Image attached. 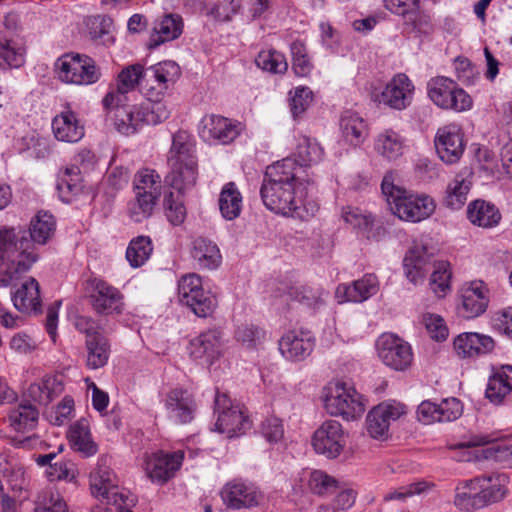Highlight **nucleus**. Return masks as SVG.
<instances>
[{
  "mask_svg": "<svg viewBox=\"0 0 512 512\" xmlns=\"http://www.w3.org/2000/svg\"><path fill=\"white\" fill-rule=\"evenodd\" d=\"M55 220L47 212L32 218L29 229L0 230V287L15 285L37 261L35 244H45L54 234Z\"/></svg>",
  "mask_w": 512,
  "mask_h": 512,
  "instance_id": "nucleus-1",
  "label": "nucleus"
},
{
  "mask_svg": "<svg viewBox=\"0 0 512 512\" xmlns=\"http://www.w3.org/2000/svg\"><path fill=\"white\" fill-rule=\"evenodd\" d=\"M263 204L285 216L302 217L307 187L297 177L296 161L285 158L268 166L260 189Z\"/></svg>",
  "mask_w": 512,
  "mask_h": 512,
  "instance_id": "nucleus-2",
  "label": "nucleus"
},
{
  "mask_svg": "<svg viewBox=\"0 0 512 512\" xmlns=\"http://www.w3.org/2000/svg\"><path fill=\"white\" fill-rule=\"evenodd\" d=\"M382 194L390 211L407 222H420L432 215L436 204L426 194H413L395 184V174L389 171L381 183Z\"/></svg>",
  "mask_w": 512,
  "mask_h": 512,
  "instance_id": "nucleus-3",
  "label": "nucleus"
},
{
  "mask_svg": "<svg viewBox=\"0 0 512 512\" xmlns=\"http://www.w3.org/2000/svg\"><path fill=\"white\" fill-rule=\"evenodd\" d=\"M115 110V128L123 135L136 133L143 125H157L165 121L170 110L161 99L147 98L139 106H129L124 102L118 107L106 110Z\"/></svg>",
  "mask_w": 512,
  "mask_h": 512,
  "instance_id": "nucleus-4",
  "label": "nucleus"
},
{
  "mask_svg": "<svg viewBox=\"0 0 512 512\" xmlns=\"http://www.w3.org/2000/svg\"><path fill=\"white\" fill-rule=\"evenodd\" d=\"M324 404L329 414L341 416L346 420H354L365 411L361 395L355 388L342 382L330 383L327 386Z\"/></svg>",
  "mask_w": 512,
  "mask_h": 512,
  "instance_id": "nucleus-5",
  "label": "nucleus"
},
{
  "mask_svg": "<svg viewBox=\"0 0 512 512\" xmlns=\"http://www.w3.org/2000/svg\"><path fill=\"white\" fill-rule=\"evenodd\" d=\"M178 296L198 317H208L217 306L215 296L203 288L201 277L195 273L181 277L178 282Z\"/></svg>",
  "mask_w": 512,
  "mask_h": 512,
  "instance_id": "nucleus-6",
  "label": "nucleus"
},
{
  "mask_svg": "<svg viewBox=\"0 0 512 512\" xmlns=\"http://www.w3.org/2000/svg\"><path fill=\"white\" fill-rule=\"evenodd\" d=\"M58 77L72 84H93L100 78V71L95 61L86 55L67 53L55 62Z\"/></svg>",
  "mask_w": 512,
  "mask_h": 512,
  "instance_id": "nucleus-7",
  "label": "nucleus"
},
{
  "mask_svg": "<svg viewBox=\"0 0 512 512\" xmlns=\"http://www.w3.org/2000/svg\"><path fill=\"white\" fill-rule=\"evenodd\" d=\"M427 90L431 101L442 109L461 112L472 106L469 94L448 77L437 76L430 79L427 83Z\"/></svg>",
  "mask_w": 512,
  "mask_h": 512,
  "instance_id": "nucleus-8",
  "label": "nucleus"
},
{
  "mask_svg": "<svg viewBox=\"0 0 512 512\" xmlns=\"http://www.w3.org/2000/svg\"><path fill=\"white\" fill-rule=\"evenodd\" d=\"M381 361L395 371L407 370L413 362L411 345L394 334H383L377 340Z\"/></svg>",
  "mask_w": 512,
  "mask_h": 512,
  "instance_id": "nucleus-9",
  "label": "nucleus"
},
{
  "mask_svg": "<svg viewBox=\"0 0 512 512\" xmlns=\"http://www.w3.org/2000/svg\"><path fill=\"white\" fill-rule=\"evenodd\" d=\"M312 445L316 453L328 459L337 458L346 446V436L340 422L324 421L314 432Z\"/></svg>",
  "mask_w": 512,
  "mask_h": 512,
  "instance_id": "nucleus-10",
  "label": "nucleus"
},
{
  "mask_svg": "<svg viewBox=\"0 0 512 512\" xmlns=\"http://www.w3.org/2000/svg\"><path fill=\"white\" fill-rule=\"evenodd\" d=\"M405 414V406L399 402H383L375 406L366 417V429L374 439H386L392 421Z\"/></svg>",
  "mask_w": 512,
  "mask_h": 512,
  "instance_id": "nucleus-11",
  "label": "nucleus"
},
{
  "mask_svg": "<svg viewBox=\"0 0 512 512\" xmlns=\"http://www.w3.org/2000/svg\"><path fill=\"white\" fill-rule=\"evenodd\" d=\"M181 74L179 65L174 61H163L145 69L144 81L147 98L160 99L170 84H174Z\"/></svg>",
  "mask_w": 512,
  "mask_h": 512,
  "instance_id": "nucleus-12",
  "label": "nucleus"
},
{
  "mask_svg": "<svg viewBox=\"0 0 512 512\" xmlns=\"http://www.w3.org/2000/svg\"><path fill=\"white\" fill-rule=\"evenodd\" d=\"M188 349L191 357L212 365L223 355V334L216 328L203 331L190 340Z\"/></svg>",
  "mask_w": 512,
  "mask_h": 512,
  "instance_id": "nucleus-13",
  "label": "nucleus"
},
{
  "mask_svg": "<svg viewBox=\"0 0 512 512\" xmlns=\"http://www.w3.org/2000/svg\"><path fill=\"white\" fill-rule=\"evenodd\" d=\"M145 70L141 64L126 67L118 76L117 87L110 90L102 100L105 110L118 107L128 101V93L133 91L140 80L144 81Z\"/></svg>",
  "mask_w": 512,
  "mask_h": 512,
  "instance_id": "nucleus-14",
  "label": "nucleus"
},
{
  "mask_svg": "<svg viewBox=\"0 0 512 512\" xmlns=\"http://www.w3.org/2000/svg\"><path fill=\"white\" fill-rule=\"evenodd\" d=\"M92 495L107 504L120 505L125 502L124 495L119 492L115 474L104 465H99L90 474Z\"/></svg>",
  "mask_w": 512,
  "mask_h": 512,
  "instance_id": "nucleus-15",
  "label": "nucleus"
},
{
  "mask_svg": "<svg viewBox=\"0 0 512 512\" xmlns=\"http://www.w3.org/2000/svg\"><path fill=\"white\" fill-rule=\"evenodd\" d=\"M463 413V406L457 398H448L437 404L423 401L417 409L419 421L424 424L433 422H451L458 419Z\"/></svg>",
  "mask_w": 512,
  "mask_h": 512,
  "instance_id": "nucleus-16",
  "label": "nucleus"
},
{
  "mask_svg": "<svg viewBox=\"0 0 512 512\" xmlns=\"http://www.w3.org/2000/svg\"><path fill=\"white\" fill-rule=\"evenodd\" d=\"M164 405L168 417L178 424H187L194 418L196 403L191 393L185 389L170 390L165 398Z\"/></svg>",
  "mask_w": 512,
  "mask_h": 512,
  "instance_id": "nucleus-17",
  "label": "nucleus"
},
{
  "mask_svg": "<svg viewBox=\"0 0 512 512\" xmlns=\"http://www.w3.org/2000/svg\"><path fill=\"white\" fill-rule=\"evenodd\" d=\"M91 285L90 300L97 313L106 315L121 313L123 296L117 288L100 279H94Z\"/></svg>",
  "mask_w": 512,
  "mask_h": 512,
  "instance_id": "nucleus-18",
  "label": "nucleus"
},
{
  "mask_svg": "<svg viewBox=\"0 0 512 512\" xmlns=\"http://www.w3.org/2000/svg\"><path fill=\"white\" fill-rule=\"evenodd\" d=\"M434 143L439 158L450 165L460 160L465 149L463 136L456 127L439 129Z\"/></svg>",
  "mask_w": 512,
  "mask_h": 512,
  "instance_id": "nucleus-19",
  "label": "nucleus"
},
{
  "mask_svg": "<svg viewBox=\"0 0 512 512\" xmlns=\"http://www.w3.org/2000/svg\"><path fill=\"white\" fill-rule=\"evenodd\" d=\"M414 86L405 74L396 75L378 96V102L392 109H405L412 100Z\"/></svg>",
  "mask_w": 512,
  "mask_h": 512,
  "instance_id": "nucleus-20",
  "label": "nucleus"
},
{
  "mask_svg": "<svg viewBox=\"0 0 512 512\" xmlns=\"http://www.w3.org/2000/svg\"><path fill=\"white\" fill-rule=\"evenodd\" d=\"M507 476L505 474L483 475L472 479L474 490L479 493L477 506H488L502 500L507 490L505 488Z\"/></svg>",
  "mask_w": 512,
  "mask_h": 512,
  "instance_id": "nucleus-21",
  "label": "nucleus"
},
{
  "mask_svg": "<svg viewBox=\"0 0 512 512\" xmlns=\"http://www.w3.org/2000/svg\"><path fill=\"white\" fill-rule=\"evenodd\" d=\"M314 338L309 331H289L279 341V350L287 359L299 361L310 355Z\"/></svg>",
  "mask_w": 512,
  "mask_h": 512,
  "instance_id": "nucleus-22",
  "label": "nucleus"
},
{
  "mask_svg": "<svg viewBox=\"0 0 512 512\" xmlns=\"http://www.w3.org/2000/svg\"><path fill=\"white\" fill-rule=\"evenodd\" d=\"M182 460V452H175L173 454L155 453L146 462V473L152 481L165 483L180 468Z\"/></svg>",
  "mask_w": 512,
  "mask_h": 512,
  "instance_id": "nucleus-23",
  "label": "nucleus"
},
{
  "mask_svg": "<svg viewBox=\"0 0 512 512\" xmlns=\"http://www.w3.org/2000/svg\"><path fill=\"white\" fill-rule=\"evenodd\" d=\"M489 289L483 281H473L461 290L463 315L475 318L484 313L489 303Z\"/></svg>",
  "mask_w": 512,
  "mask_h": 512,
  "instance_id": "nucleus-24",
  "label": "nucleus"
},
{
  "mask_svg": "<svg viewBox=\"0 0 512 512\" xmlns=\"http://www.w3.org/2000/svg\"><path fill=\"white\" fill-rule=\"evenodd\" d=\"M170 172L165 177V183L174 188L179 194L195 186L198 176L197 160L168 162Z\"/></svg>",
  "mask_w": 512,
  "mask_h": 512,
  "instance_id": "nucleus-25",
  "label": "nucleus"
},
{
  "mask_svg": "<svg viewBox=\"0 0 512 512\" xmlns=\"http://www.w3.org/2000/svg\"><path fill=\"white\" fill-rule=\"evenodd\" d=\"M223 502L229 508H251L258 505L259 493L255 487L242 482L227 483L221 491Z\"/></svg>",
  "mask_w": 512,
  "mask_h": 512,
  "instance_id": "nucleus-26",
  "label": "nucleus"
},
{
  "mask_svg": "<svg viewBox=\"0 0 512 512\" xmlns=\"http://www.w3.org/2000/svg\"><path fill=\"white\" fill-rule=\"evenodd\" d=\"M379 290L378 279L374 274H366L363 278L354 281L351 285L341 284L337 287L336 296H343V301L360 303Z\"/></svg>",
  "mask_w": 512,
  "mask_h": 512,
  "instance_id": "nucleus-27",
  "label": "nucleus"
},
{
  "mask_svg": "<svg viewBox=\"0 0 512 512\" xmlns=\"http://www.w3.org/2000/svg\"><path fill=\"white\" fill-rule=\"evenodd\" d=\"M11 300L14 307L22 313L40 312L41 297L38 281L33 277L27 278L12 293Z\"/></svg>",
  "mask_w": 512,
  "mask_h": 512,
  "instance_id": "nucleus-28",
  "label": "nucleus"
},
{
  "mask_svg": "<svg viewBox=\"0 0 512 512\" xmlns=\"http://www.w3.org/2000/svg\"><path fill=\"white\" fill-rule=\"evenodd\" d=\"M494 346V340L490 336L479 333H464L454 340L455 351L463 357L487 354L494 349Z\"/></svg>",
  "mask_w": 512,
  "mask_h": 512,
  "instance_id": "nucleus-29",
  "label": "nucleus"
},
{
  "mask_svg": "<svg viewBox=\"0 0 512 512\" xmlns=\"http://www.w3.org/2000/svg\"><path fill=\"white\" fill-rule=\"evenodd\" d=\"M203 124L202 137L206 140H218L226 144L233 141L238 135L237 127L223 116H207L203 119Z\"/></svg>",
  "mask_w": 512,
  "mask_h": 512,
  "instance_id": "nucleus-30",
  "label": "nucleus"
},
{
  "mask_svg": "<svg viewBox=\"0 0 512 512\" xmlns=\"http://www.w3.org/2000/svg\"><path fill=\"white\" fill-rule=\"evenodd\" d=\"M52 130L55 137L63 142H78L84 136V127L79 124L76 114L70 110L54 117Z\"/></svg>",
  "mask_w": 512,
  "mask_h": 512,
  "instance_id": "nucleus-31",
  "label": "nucleus"
},
{
  "mask_svg": "<svg viewBox=\"0 0 512 512\" xmlns=\"http://www.w3.org/2000/svg\"><path fill=\"white\" fill-rule=\"evenodd\" d=\"M215 426L218 432L233 438L249 430L251 422L242 410L232 407L219 413Z\"/></svg>",
  "mask_w": 512,
  "mask_h": 512,
  "instance_id": "nucleus-32",
  "label": "nucleus"
},
{
  "mask_svg": "<svg viewBox=\"0 0 512 512\" xmlns=\"http://www.w3.org/2000/svg\"><path fill=\"white\" fill-rule=\"evenodd\" d=\"M432 254H428L427 248L423 245H415L409 250L404 258L403 264L407 278L417 284L428 272Z\"/></svg>",
  "mask_w": 512,
  "mask_h": 512,
  "instance_id": "nucleus-33",
  "label": "nucleus"
},
{
  "mask_svg": "<svg viewBox=\"0 0 512 512\" xmlns=\"http://www.w3.org/2000/svg\"><path fill=\"white\" fill-rule=\"evenodd\" d=\"M512 392V366H503L488 379L485 395L495 404H500Z\"/></svg>",
  "mask_w": 512,
  "mask_h": 512,
  "instance_id": "nucleus-34",
  "label": "nucleus"
},
{
  "mask_svg": "<svg viewBox=\"0 0 512 512\" xmlns=\"http://www.w3.org/2000/svg\"><path fill=\"white\" fill-rule=\"evenodd\" d=\"M191 255L200 269H216L222 260L218 246L202 237L194 240Z\"/></svg>",
  "mask_w": 512,
  "mask_h": 512,
  "instance_id": "nucleus-35",
  "label": "nucleus"
},
{
  "mask_svg": "<svg viewBox=\"0 0 512 512\" xmlns=\"http://www.w3.org/2000/svg\"><path fill=\"white\" fill-rule=\"evenodd\" d=\"M183 23L179 15H164L154 26V34L151 36L149 48H156L164 42L178 38L182 33Z\"/></svg>",
  "mask_w": 512,
  "mask_h": 512,
  "instance_id": "nucleus-36",
  "label": "nucleus"
},
{
  "mask_svg": "<svg viewBox=\"0 0 512 512\" xmlns=\"http://www.w3.org/2000/svg\"><path fill=\"white\" fill-rule=\"evenodd\" d=\"M467 217L474 225L490 228L499 223L501 214L494 204L484 200H475L468 205Z\"/></svg>",
  "mask_w": 512,
  "mask_h": 512,
  "instance_id": "nucleus-37",
  "label": "nucleus"
},
{
  "mask_svg": "<svg viewBox=\"0 0 512 512\" xmlns=\"http://www.w3.org/2000/svg\"><path fill=\"white\" fill-rule=\"evenodd\" d=\"M471 175L472 172L469 169H464L448 185L445 197L447 207L460 209L465 204L472 185V182L468 179Z\"/></svg>",
  "mask_w": 512,
  "mask_h": 512,
  "instance_id": "nucleus-38",
  "label": "nucleus"
},
{
  "mask_svg": "<svg viewBox=\"0 0 512 512\" xmlns=\"http://www.w3.org/2000/svg\"><path fill=\"white\" fill-rule=\"evenodd\" d=\"M56 188L64 203L72 202L83 188L80 169L75 165L65 168L58 176Z\"/></svg>",
  "mask_w": 512,
  "mask_h": 512,
  "instance_id": "nucleus-39",
  "label": "nucleus"
},
{
  "mask_svg": "<svg viewBox=\"0 0 512 512\" xmlns=\"http://www.w3.org/2000/svg\"><path fill=\"white\" fill-rule=\"evenodd\" d=\"M159 195V191H135L134 200L130 201L128 204V214L131 220L139 223L149 218L152 215Z\"/></svg>",
  "mask_w": 512,
  "mask_h": 512,
  "instance_id": "nucleus-40",
  "label": "nucleus"
},
{
  "mask_svg": "<svg viewBox=\"0 0 512 512\" xmlns=\"http://www.w3.org/2000/svg\"><path fill=\"white\" fill-rule=\"evenodd\" d=\"M340 129L343 137L352 145H359L367 135V127L358 113L347 110L340 118Z\"/></svg>",
  "mask_w": 512,
  "mask_h": 512,
  "instance_id": "nucleus-41",
  "label": "nucleus"
},
{
  "mask_svg": "<svg viewBox=\"0 0 512 512\" xmlns=\"http://www.w3.org/2000/svg\"><path fill=\"white\" fill-rule=\"evenodd\" d=\"M219 209L226 220L239 217L242 210V195L234 182L226 183L219 195Z\"/></svg>",
  "mask_w": 512,
  "mask_h": 512,
  "instance_id": "nucleus-42",
  "label": "nucleus"
},
{
  "mask_svg": "<svg viewBox=\"0 0 512 512\" xmlns=\"http://www.w3.org/2000/svg\"><path fill=\"white\" fill-rule=\"evenodd\" d=\"M87 349L86 365L90 369L104 367L110 356V344L105 336H94L85 341Z\"/></svg>",
  "mask_w": 512,
  "mask_h": 512,
  "instance_id": "nucleus-43",
  "label": "nucleus"
},
{
  "mask_svg": "<svg viewBox=\"0 0 512 512\" xmlns=\"http://www.w3.org/2000/svg\"><path fill=\"white\" fill-rule=\"evenodd\" d=\"M328 295L321 287L301 286L292 287L289 297L300 305L316 310L325 304V296Z\"/></svg>",
  "mask_w": 512,
  "mask_h": 512,
  "instance_id": "nucleus-44",
  "label": "nucleus"
},
{
  "mask_svg": "<svg viewBox=\"0 0 512 512\" xmlns=\"http://www.w3.org/2000/svg\"><path fill=\"white\" fill-rule=\"evenodd\" d=\"M69 437L73 448L85 456H91L96 453V445L91 440L87 421L80 420L73 424L70 427Z\"/></svg>",
  "mask_w": 512,
  "mask_h": 512,
  "instance_id": "nucleus-45",
  "label": "nucleus"
},
{
  "mask_svg": "<svg viewBox=\"0 0 512 512\" xmlns=\"http://www.w3.org/2000/svg\"><path fill=\"white\" fill-rule=\"evenodd\" d=\"M152 251L151 239L148 236H138L130 241L126 259L133 268H138L149 259Z\"/></svg>",
  "mask_w": 512,
  "mask_h": 512,
  "instance_id": "nucleus-46",
  "label": "nucleus"
},
{
  "mask_svg": "<svg viewBox=\"0 0 512 512\" xmlns=\"http://www.w3.org/2000/svg\"><path fill=\"white\" fill-rule=\"evenodd\" d=\"M38 410L31 404H19L9 414L10 425L18 432L32 429L38 420Z\"/></svg>",
  "mask_w": 512,
  "mask_h": 512,
  "instance_id": "nucleus-47",
  "label": "nucleus"
},
{
  "mask_svg": "<svg viewBox=\"0 0 512 512\" xmlns=\"http://www.w3.org/2000/svg\"><path fill=\"white\" fill-rule=\"evenodd\" d=\"M194 145L186 131H178L172 139L168 162L196 160Z\"/></svg>",
  "mask_w": 512,
  "mask_h": 512,
  "instance_id": "nucleus-48",
  "label": "nucleus"
},
{
  "mask_svg": "<svg viewBox=\"0 0 512 512\" xmlns=\"http://www.w3.org/2000/svg\"><path fill=\"white\" fill-rule=\"evenodd\" d=\"M375 148L383 157L394 160L403 153V141L399 134L387 130L378 136Z\"/></svg>",
  "mask_w": 512,
  "mask_h": 512,
  "instance_id": "nucleus-49",
  "label": "nucleus"
},
{
  "mask_svg": "<svg viewBox=\"0 0 512 512\" xmlns=\"http://www.w3.org/2000/svg\"><path fill=\"white\" fill-rule=\"evenodd\" d=\"M322 148L315 141L308 137H302L299 139L296 147V170L298 166H309L313 163H317L322 158Z\"/></svg>",
  "mask_w": 512,
  "mask_h": 512,
  "instance_id": "nucleus-50",
  "label": "nucleus"
},
{
  "mask_svg": "<svg viewBox=\"0 0 512 512\" xmlns=\"http://www.w3.org/2000/svg\"><path fill=\"white\" fill-rule=\"evenodd\" d=\"M308 486L314 494L328 496L337 491L338 481L321 470H314L310 474Z\"/></svg>",
  "mask_w": 512,
  "mask_h": 512,
  "instance_id": "nucleus-51",
  "label": "nucleus"
},
{
  "mask_svg": "<svg viewBox=\"0 0 512 512\" xmlns=\"http://www.w3.org/2000/svg\"><path fill=\"white\" fill-rule=\"evenodd\" d=\"M165 215L168 221L174 225H181L186 219V208L182 199V194L175 195L169 192L164 195Z\"/></svg>",
  "mask_w": 512,
  "mask_h": 512,
  "instance_id": "nucleus-52",
  "label": "nucleus"
},
{
  "mask_svg": "<svg viewBox=\"0 0 512 512\" xmlns=\"http://www.w3.org/2000/svg\"><path fill=\"white\" fill-rule=\"evenodd\" d=\"M255 63L262 70L272 73H284L288 68L284 55L274 50L261 51Z\"/></svg>",
  "mask_w": 512,
  "mask_h": 512,
  "instance_id": "nucleus-53",
  "label": "nucleus"
},
{
  "mask_svg": "<svg viewBox=\"0 0 512 512\" xmlns=\"http://www.w3.org/2000/svg\"><path fill=\"white\" fill-rule=\"evenodd\" d=\"M433 272L430 278V286L435 294L439 297L443 296L450 289L449 281L451 273L449 271V263L440 261L433 264Z\"/></svg>",
  "mask_w": 512,
  "mask_h": 512,
  "instance_id": "nucleus-54",
  "label": "nucleus"
},
{
  "mask_svg": "<svg viewBox=\"0 0 512 512\" xmlns=\"http://www.w3.org/2000/svg\"><path fill=\"white\" fill-rule=\"evenodd\" d=\"M472 480L465 482L463 487H458L454 498V505L463 511H475L481 509L477 506V500L480 497L477 490L472 487Z\"/></svg>",
  "mask_w": 512,
  "mask_h": 512,
  "instance_id": "nucleus-55",
  "label": "nucleus"
},
{
  "mask_svg": "<svg viewBox=\"0 0 512 512\" xmlns=\"http://www.w3.org/2000/svg\"><path fill=\"white\" fill-rule=\"evenodd\" d=\"M290 111L294 119L301 117L313 101V93L308 87L300 86L295 88L293 94L290 92Z\"/></svg>",
  "mask_w": 512,
  "mask_h": 512,
  "instance_id": "nucleus-56",
  "label": "nucleus"
},
{
  "mask_svg": "<svg viewBox=\"0 0 512 512\" xmlns=\"http://www.w3.org/2000/svg\"><path fill=\"white\" fill-rule=\"evenodd\" d=\"M24 63L23 53L11 41L0 37V67L17 68Z\"/></svg>",
  "mask_w": 512,
  "mask_h": 512,
  "instance_id": "nucleus-57",
  "label": "nucleus"
},
{
  "mask_svg": "<svg viewBox=\"0 0 512 512\" xmlns=\"http://www.w3.org/2000/svg\"><path fill=\"white\" fill-rule=\"evenodd\" d=\"M432 486L433 485H431L425 481L411 483L407 486L400 487L399 489L391 490V491L387 492L384 495L383 500L386 502L392 501V500L404 501L406 498H408L410 496L421 494V493L425 492Z\"/></svg>",
  "mask_w": 512,
  "mask_h": 512,
  "instance_id": "nucleus-58",
  "label": "nucleus"
},
{
  "mask_svg": "<svg viewBox=\"0 0 512 512\" xmlns=\"http://www.w3.org/2000/svg\"><path fill=\"white\" fill-rule=\"evenodd\" d=\"M235 337L237 341L251 348L257 346L261 342L264 337V332L253 324H244L237 328Z\"/></svg>",
  "mask_w": 512,
  "mask_h": 512,
  "instance_id": "nucleus-59",
  "label": "nucleus"
},
{
  "mask_svg": "<svg viewBox=\"0 0 512 512\" xmlns=\"http://www.w3.org/2000/svg\"><path fill=\"white\" fill-rule=\"evenodd\" d=\"M422 322L431 338L437 341H442L447 338L448 328L441 316L436 314H425L423 315Z\"/></svg>",
  "mask_w": 512,
  "mask_h": 512,
  "instance_id": "nucleus-60",
  "label": "nucleus"
},
{
  "mask_svg": "<svg viewBox=\"0 0 512 512\" xmlns=\"http://www.w3.org/2000/svg\"><path fill=\"white\" fill-rule=\"evenodd\" d=\"M384 4L392 13L406 17L417 12L420 0H384Z\"/></svg>",
  "mask_w": 512,
  "mask_h": 512,
  "instance_id": "nucleus-61",
  "label": "nucleus"
},
{
  "mask_svg": "<svg viewBox=\"0 0 512 512\" xmlns=\"http://www.w3.org/2000/svg\"><path fill=\"white\" fill-rule=\"evenodd\" d=\"M89 34L93 39H100L110 32L112 19L106 15H96L88 20Z\"/></svg>",
  "mask_w": 512,
  "mask_h": 512,
  "instance_id": "nucleus-62",
  "label": "nucleus"
},
{
  "mask_svg": "<svg viewBox=\"0 0 512 512\" xmlns=\"http://www.w3.org/2000/svg\"><path fill=\"white\" fill-rule=\"evenodd\" d=\"M484 452L485 458L512 466V446L507 444H493Z\"/></svg>",
  "mask_w": 512,
  "mask_h": 512,
  "instance_id": "nucleus-63",
  "label": "nucleus"
},
{
  "mask_svg": "<svg viewBox=\"0 0 512 512\" xmlns=\"http://www.w3.org/2000/svg\"><path fill=\"white\" fill-rule=\"evenodd\" d=\"M35 512H67V505L59 495L49 492L44 494L43 501H39Z\"/></svg>",
  "mask_w": 512,
  "mask_h": 512,
  "instance_id": "nucleus-64",
  "label": "nucleus"
}]
</instances>
